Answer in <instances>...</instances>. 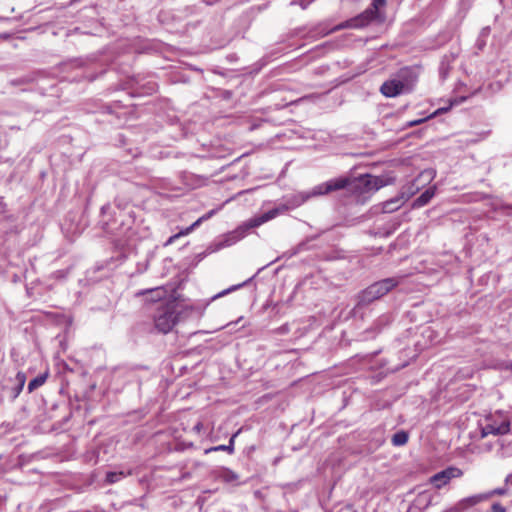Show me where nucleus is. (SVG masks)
<instances>
[{"label":"nucleus","instance_id":"obj_1","mask_svg":"<svg viewBox=\"0 0 512 512\" xmlns=\"http://www.w3.org/2000/svg\"><path fill=\"white\" fill-rule=\"evenodd\" d=\"M193 309V307L185 306L175 299L160 303L153 315L154 326L159 332L166 334L183 317L188 316Z\"/></svg>","mask_w":512,"mask_h":512},{"label":"nucleus","instance_id":"obj_2","mask_svg":"<svg viewBox=\"0 0 512 512\" xmlns=\"http://www.w3.org/2000/svg\"><path fill=\"white\" fill-rule=\"evenodd\" d=\"M349 184V179L347 178H335L331 179L327 182L321 183L312 188L309 192H300L295 194L290 200H288V204L291 207H297L305 203L312 197L326 195L330 192L341 190L347 187Z\"/></svg>","mask_w":512,"mask_h":512},{"label":"nucleus","instance_id":"obj_3","mask_svg":"<svg viewBox=\"0 0 512 512\" xmlns=\"http://www.w3.org/2000/svg\"><path fill=\"white\" fill-rule=\"evenodd\" d=\"M287 209H288V206H283L281 209L275 208V209L269 210L268 212L262 214L261 216L254 217V218L248 220L244 225L240 226L237 230H235L227 235L226 240H225L226 246H230V245L236 243L237 241H239L240 239H242L245 236L247 230H249L250 228L258 227V226L274 219L277 215L280 214V212L285 211Z\"/></svg>","mask_w":512,"mask_h":512},{"label":"nucleus","instance_id":"obj_4","mask_svg":"<svg viewBox=\"0 0 512 512\" xmlns=\"http://www.w3.org/2000/svg\"><path fill=\"white\" fill-rule=\"evenodd\" d=\"M399 284L397 278H387L373 283L366 288L359 296L360 304H369L374 300L381 298Z\"/></svg>","mask_w":512,"mask_h":512},{"label":"nucleus","instance_id":"obj_5","mask_svg":"<svg viewBox=\"0 0 512 512\" xmlns=\"http://www.w3.org/2000/svg\"><path fill=\"white\" fill-rule=\"evenodd\" d=\"M386 3L385 0H372L371 7L366 9L363 13L347 20L345 23L341 24V28H363L370 24L372 21L377 20L379 16V8L384 6Z\"/></svg>","mask_w":512,"mask_h":512},{"label":"nucleus","instance_id":"obj_6","mask_svg":"<svg viewBox=\"0 0 512 512\" xmlns=\"http://www.w3.org/2000/svg\"><path fill=\"white\" fill-rule=\"evenodd\" d=\"M510 431V421L502 413H495L485 419L481 427L482 437L488 435H504Z\"/></svg>","mask_w":512,"mask_h":512},{"label":"nucleus","instance_id":"obj_7","mask_svg":"<svg viewBox=\"0 0 512 512\" xmlns=\"http://www.w3.org/2000/svg\"><path fill=\"white\" fill-rule=\"evenodd\" d=\"M390 184V181L380 176H362L354 185L355 189L362 188L366 192L377 191L380 188Z\"/></svg>","mask_w":512,"mask_h":512},{"label":"nucleus","instance_id":"obj_8","mask_svg":"<svg viewBox=\"0 0 512 512\" xmlns=\"http://www.w3.org/2000/svg\"><path fill=\"white\" fill-rule=\"evenodd\" d=\"M463 474L462 470L457 467H448L430 478V481L437 489L445 486L453 478H459Z\"/></svg>","mask_w":512,"mask_h":512},{"label":"nucleus","instance_id":"obj_9","mask_svg":"<svg viewBox=\"0 0 512 512\" xmlns=\"http://www.w3.org/2000/svg\"><path fill=\"white\" fill-rule=\"evenodd\" d=\"M411 88L402 80L391 79L384 82L380 88L381 93L386 97H396L410 91Z\"/></svg>","mask_w":512,"mask_h":512},{"label":"nucleus","instance_id":"obj_10","mask_svg":"<svg viewBox=\"0 0 512 512\" xmlns=\"http://www.w3.org/2000/svg\"><path fill=\"white\" fill-rule=\"evenodd\" d=\"M415 193V190L409 189L408 192L402 191L398 196L382 203L383 213H392L401 208L404 203Z\"/></svg>","mask_w":512,"mask_h":512},{"label":"nucleus","instance_id":"obj_11","mask_svg":"<svg viewBox=\"0 0 512 512\" xmlns=\"http://www.w3.org/2000/svg\"><path fill=\"white\" fill-rule=\"evenodd\" d=\"M487 496L488 495H484L483 493H480V494L472 495L469 497H465V498L459 500V502L462 506V509L465 512L466 510L478 505L479 503L486 501Z\"/></svg>","mask_w":512,"mask_h":512},{"label":"nucleus","instance_id":"obj_12","mask_svg":"<svg viewBox=\"0 0 512 512\" xmlns=\"http://www.w3.org/2000/svg\"><path fill=\"white\" fill-rule=\"evenodd\" d=\"M435 187H430L427 190H425L415 201L413 206L414 207H422L426 205L435 195Z\"/></svg>","mask_w":512,"mask_h":512},{"label":"nucleus","instance_id":"obj_13","mask_svg":"<svg viewBox=\"0 0 512 512\" xmlns=\"http://www.w3.org/2000/svg\"><path fill=\"white\" fill-rule=\"evenodd\" d=\"M238 433L239 432L232 435V437L229 440L228 445H219V446H215V447L206 449L205 453L208 454L212 451H227L228 453L232 454L234 452V441H235V438L237 437Z\"/></svg>","mask_w":512,"mask_h":512},{"label":"nucleus","instance_id":"obj_14","mask_svg":"<svg viewBox=\"0 0 512 512\" xmlns=\"http://www.w3.org/2000/svg\"><path fill=\"white\" fill-rule=\"evenodd\" d=\"M131 474V471H110L106 474V482L109 484L116 483Z\"/></svg>","mask_w":512,"mask_h":512},{"label":"nucleus","instance_id":"obj_15","mask_svg":"<svg viewBox=\"0 0 512 512\" xmlns=\"http://www.w3.org/2000/svg\"><path fill=\"white\" fill-rule=\"evenodd\" d=\"M215 214V210H211L198 218L191 226L185 228V232L183 234H190L195 228H197L203 221L210 219Z\"/></svg>","mask_w":512,"mask_h":512},{"label":"nucleus","instance_id":"obj_16","mask_svg":"<svg viewBox=\"0 0 512 512\" xmlns=\"http://www.w3.org/2000/svg\"><path fill=\"white\" fill-rule=\"evenodd\" d=\"M46 379H47V374H43V375H39V376L35 377L33 380H31L29 382L28 391L32 392L35 389L39 388L40 386H42L45 383Z\"/></svg>","mask_w":512,"mask_h":512},{"label":"nucleus","instance_id":"obj_17","mask_svg":"<svg viewBox=\"0 0 512 512\" xmlns=\"http://www.w3.org/2000/svg\"><path fill=\"white\" fill-rule=\"evenodd\" d=\"M407 441H408V435L404 431L397 432L392 437V443L395 446L404 445V444H406Z\"/></svg>","mask_w":512,"mask_h":512},{"label":"nucleus","instance_id":"obj_18","mask_svg":"<svg viewBox=\"0 0 512 512\" xmlns=\"http://www.w3.org/2000/svg\"><path fill=\"white\" fill-rule=\"evenodd\" d=\"M149 293H151L153 295V297H152L153 300H161L165 294V291L161 288H156V289L150 290Z\"/></svg>","mask_w":512,"mask_h":512},{"label":"nucleus","instance_id":"obj_19","mask_svg":"<svg viewBox=\"0 0 512 512\" xmlns=\"http://www.w3.org/2000/svg\"><path fill=\"white\" fill-rule=\"evenodd\" d=\"M505 493H506V489L505 488H497V489L491 490V491L483 493V494L484 495H488L487 496V500H488L491 497H493L494 495H504Z\"/></svg>","mask_w":512,"mask_h":512},{"label":"nucleus","instance_id":"obj_20","mask_svg":"<svg viewBox=\"0 0 512 512\" xmlns=\"http://www.w3.org/2000/svg\"><path fill=\"white\" fill-rule=\"evenodd\" d=\"M185 232V229L181 230L179 233L175 234V235H172L166 242L165 245H170L172 244L176 239L182 237V236H186L187 234H183Z\"/></svg>","mask_w":512,"mask_h":512},{"label":"nucleus","instance_id":"obj_21","mask_svg":"<svg viewBox=\"0 0 512 512\" xmlns=\"http://www.w3.org/2000/svg\"><path fill=\"white\" fill-rule=\"evenodd\" d=\"M444 512H464L462 509V506L460 502L458 501L456 504H454L452 507L446 509Z\"/></svg>","mask_w":512,"mask_h":512},{"label":"nucleus","instance_id":"obj_22","mask_svg":"<svg viewBox=\"0 0 512 512\" xmlns=\"http://www.w3.org/2000/svg\"><path fill=\"white\" fill-rule=\"evenodd\" d=\"M225 479H226L227 481H235V480H237V479H238V476H237L234 472H232V471H230V470H227V471L225 472Z\"/></svg>","mask_w":512,"mask_h":512},{"label":"nucleus","instance_id":"obj_23","mask_svg":"<svg viewBox=\"0 0 512 512\" xmlns=\"http://www.w3.org/2000/svg\"><path fill=\"white\" fill-rule=\"evenodd\" d=\"M491 509L492 512H506V509L500 503H494Z\"/></svg>","mask_w":512,"mask_h":512},{"label":"nucleus","instance_id":"obj_24","mask_svg":"<svg viewBox=\"0 0 512 512\" xmlns=\"http://www.w3.org/2000/svg\"><path fill=\"white\" fill-rule=\"evenodd\" d=\"M17 378H18V380H19V382H20V385H21V387H22V386L24 385V382H25V376H24V374H22V373H18V374H17Z\"/></svg>","mask_w":512,"mask_h":512},{"label":"nucleus","instance_id":"obj_25","mask_svg":"<svg viewBox=\"0 0 512 512\" xmlns=\"http://www.w3.org/2000/svg\"><path fill=\"white\" fill-rule=\"evenodd\" d=\"M424 121H425V119H419V120L411 121L409 123V126H415V125H418V124H420V123H422Z\"/></svg>","mask_w":512,"mask_h":512},{"label":"nucleus","instance_id":"obj_26","mask_svg":"<svg viewBox=\"0 0 512 512\" xmlns=\"http://www.w3.org/2000/svg\"><path fill=\"white\" fill-rule=\"evenodd\" d=\"M201 429H202V423H201V422H198V423L194 426V430H196L197 432H199Z\"/></svg>","mask_w":512,"mask_h":512},{"label":"nucleus","instance_id":"obj_27","mask_svg":"<svg viewBox=\"0 0 512 512\" xmlns=\"http://www.w3.org/2000/svg\"><path fill=\"white\" fill-rule=\"evenodd\" d=\"M447 110H448V108H440V109H438V110L434 113V115L439 114V113L444 112V111H447Z\"/></svg>","mask_w":512,"mask_h":512},{"label":"nucleus","instance_id":"obj_28","mask_svg":"<svg viewBox=\"0 0 512 512\" xmlns=\"http://www.w3.org/2000/svg\"><path fill=\"white\" fill-rule=\"evenodd\" d=\"M506 482L512 484V473L506 477Z\"/></svg>","mask_w":512,"mask_h":512},{"label":"nucleus","instance_id":"obj_29","mask_svg":"<svg viewBox=\"0 0 512 512\" xmlns=\"http://www.w3.org/2000/svg\"><path fill=\"white\" fill-rule=\"evenodd\" d=\"M234 289H235V288H232V290H234ZM229 291H231V289L226 290V291H223L222 293H220V294L216 295L214 298H217V297H219V296H221V295H225V294H226L227 292H229Z\"/></svg>","mask_w":512,"mask_h":512},{"label":"nucleus","instance_id":"obj_30","mask_svg":"<svg viewBox=\"0 0 512 512\" xmlns=\"http://www.w3.org/2000/svg\"><path fill=\"white\" fill-rule=\"evenodd\" d=\"M510 368L512 369V363L510 364Z\"/></svg>","mask_w":512,"mask_h":512}]
</instances>
